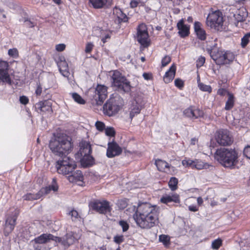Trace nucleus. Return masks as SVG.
Here are the masks:
<instances>
[{
    "label": "nucleus",
    "instance_id": "obj_1",
    "mask_svg": "<svg viewBox=\"0 0 250 250\" xmlns=\"http://www.w3.org/2000/svg\"><path fill=\"white\" fill-rule=\"evenodd\" d=\"M49 148L55 155L63 157L62 160L57 162L56 165L70 166L71 164L74 168L76 167L75 161L69 157L65 156L71 152L73 148V144L70 137L64 134L58 133L54 135L50 141Z\"/></svg>",
    "mask_w": 250,
    "mask_h": 250
},
{
    "label": "nucleus",
    "instance_id": "obj_2",
    "mask_svg": "<svg viewBox=\"0 0 250 250\" xmlns=\"http://www.w3.org/2000/svg\"><path fill=\"white\" fill-rule=\"evenodd\" d=\"M138 214L134 217L137 225L142 229H148L159 223V212L156 206L148 203H142Z\"/></svg>",
    "mask_w": 250,
    "mask_h": 250
},
{
    "label": "nucleus",
    "instance_id": "obj_3",
    "mask_svg": "<svg viewBox=\"0 0 250 250\" xmlns=\"http://www.w3.org/2000/svg\"><path fill=\"white\" fill-rule=\"evenodd\" d=\"M214 158L225 167L233 168L238 163V153L231 148H220L215 154Z\"/></svg>",
    "mask_w": 250,
    "mask_h": 250
},
{
    "label": "nucleus",
    "instance_id": "obj_4",
    "mask_svg": "<svg viewBox=\"0 0 250 250\" xmlns=\"http://www.w3.org/2000/svg\"><path fill=\"white\" fill-rule=\"evenodd\" d=\"M211 58L217 65L229 64L234 59V55L230 51H225L215 46L207 49Z\"/></svg>",
    "mask_w": 250,
    "mask_h": 250
},
{
    "label": "nucleus",
    "instance_id": "obj_5",
    "mask_svg": "<svg viewBox=\"0 0 250 250\" xmlns=\"http://www.w3.org/2000/svg\"><path fill=\"white\" fill-rule=\"evenodd\" d=\"M123 99L117 94H113L104 105V114L112 116L117 114L123 105Z\"/></svg>",
    "mask_w": 250,
    "mask_h": 250
},
{
    "label": "nucleus",
    "instance_id": "obj_6",
    "mask_svg": "<svg viewBox=\"0 0 250 250\" xmlns=\"http://www.w3.org/2000/svg\"><path fill=\"white\" fill-rule=\"evenodd\" d=\"M111 82L112 86L118 90L125 92H129L131 90L130 82L118 70L111 72Z\"/></svg>",
    "mask_w": 250,
    "mask_h": 250
},
{
    "label": "nucleus",
    "instance_id": "obj_7",
    "mask_svg": "<svg viewBox=\"0 0 250 250\" xmlns=\"http://www.w3.org/2000/svg\"><path fill=\"white\" fill-rule=\"evenodd\" d=\"M206 23L212 29L217 31L221 30L223 25L222 13L217 10L209 13L207 18Z\"/></svg>",
    "mask_w": 250,
    "mask_h": 250
},
{
    "label": "nucleus",
    "instance_id": "obj_8",
    "mask_svg": "<svg viewBox=\"0 0 250 250\" xmlns=\"http://www.w3.org/2000/svg\"><path fill=\"white\" fill-rule=\"evenodd\" d=\"M137 40L144 47L149 45L150 40L146 26L144 23L139 25L137 29Z\"/></svg>",
    "mask_w": 250,
    "mask_h": 250
},
{
    "label": "nucleus",
    "instance_id": "obj_9",
    "mask_svg": "<svg viewBox=\"0 0 250 250\" xmlns=\"http://www.w3.org/2000/svg\"><path fill=\"white\" fill-rule=\"evenodd\" d=\"M215 139L221 146H229L232 143V139L229 132L227 130H219L216 132Z\"/></svg>",
    "mask_w": 250,
    "mask_h": 250
},
{
    "label": "nucleus",
    "instance_id": "obj_10",
    "mask_svg": "<svg viewBox=\"0 0 250 250\" xmlns=\"http://www.w3.org/2000/svg\"><path fill=\"white\" fill-rule=\"evenodd\" d=\"M107 96V87L104 85L98 84L95 89L93 98L98 105L103 104Z\"/></svg>",
    "mask_w": 250,
    "mask_h": 250
},
{
    "label": "nucleus",
    "instance_id": "obj_11",
    "mask_svg": "<svg viewBox=\"0 0 250 250\" xmlns=\"http://www.w3.org/2000/svg\"><path fill=\"white\" fill-rule=\"evenodd\" d=\"M8 64L6 62H0V83L2 82L9 85L12 84V80L8 72Z\"/></svg>",
    "mask_w": 250,
    "mask_h": 250
},
{
    "label": "nucleus",
    "instance_id": "obj_12",
    "mask_svg": "<svg viewBox=\"0 0 250 250\" xmlns=\"http://www.w3.org/2000/svg\"><path fill=\"white\" fill-rule=\"evenodd\" d=\"M182 165L185 167H190L192 168H195L197 169H202L207 168L209 165L206 163H204L201 160L196 159L192 160L191 159H184L182 162Z\"/></svg>",
    "mask_w": 250,
    "mask_h": 250
},
{
    "label": "nucleus",
    "instance_id": "obj_13",
    "mask_svg": "<svg viewBox=\"0 0 250 250\" xmlns=\"http://www.w3.org/2000/svg\"><path fill=\"white\" fill-rule=\"evenodd\" d=\"M55 241L61 242L64 247H68L79 239L78 235L72 232L67 233L62 238L55 237Z\"/></svg>",
    "mask_w": 250,
    "mask_h": 250
},
{
    "label": "nucleus",
    "instance_id": "obj_14",
    "mask_svg": "<svg viewBox=\"0 0 250 250\" xmlns=\"http://www.w3.org/2000/svg\"><path fill=\"white\" fill-rule=\"evenodd\" d=\"M92 207L100 213L105 214L111 211L109 203L106 201H96L92 203Z\"/></svg>",
    "mask_w": 250,
    "mask_h": 250
},
{
    "label": "nucleus",
    "instance_id": "obj_15",
    "mask_svg": "<svg viewBox=\"0 0 250 250\" xmlns=\"http://www.w3.org/2000/svg\"><path fill=\"white\" fill-rule=\"evenodd\" d=\"M183 114L187 118L194 120L203 117L204 112L198 108L191 106L184 110Z\"/></svg>",
    "mask_w": 250,
    "mask_h": 250
},
{
    "label": "nucleus",
    "instance_id": "obj_16",
    "mask_svg": "<svg viewBox=\"0 0 250 250\" xmlns=\"http://www.w3.org/2000/svg\"><path fill=\"white\" fill-rule=\"evenodd\" d=\"M122 152V148L115 142H109L106 151V156L108 158H113L118 156Z\"/></svg>",
    "mask_w": 250,
    "mask_h": 250
},
{
    "label": "nucleus",
    "instance_id": "obj_17",
    "mask_svg": "<svg viewBox=\"0 0 250 250\" xmlns=\"http://www.w3.org/2000/svg\"><path fill=\"white\" fill-rule=\"evenodd\" d=\"M18 214L19 212L17 210L12 216L9 217L6 219L4 230L5 235H8L14 229Z\"/></svg>",
    "mask_w": 250,
    "mask_h": 250
},
{
    "label": "nucleus",
    "instance_id": "obj_18",
    "mask_svg": "<svg viewBox=\"0 0 250 250\" xmlns=\"http://www.w3.org/2000/svg\"><path fill=\"white\" fill-rule=\"evenodd\" d=\"M143 104L142 100L139 98H136L132 101L130 108V118L131 120L136 115L140 112Z\"/></svg>",
    "mask_w": 250,
    "mask_h": 250
},
{
    "label": "nucleus",
    "instance_id": "obj_19",
    "mask_svg": "<svg viewBox=\"0 0 250 250\" xmlns=\"http://www.w3.org/2000/svg\"><path fill=\"white\" fill-rule=\"evenodd\" d=\"M155 165L159 171H164L170 174H174L173 172H171V169L174 171L175 168L173 167H171L166 161L158 159L155 161Z\"/></svg>",
    "mask_w": 250,
    "mask_h": 250
},
{
    "label": "nucleus",
    "instance_id": "obj_20",
    "mask_svg": "<svg viewBox=\"0 0 250 250\" xmlns=\"http://www.w3.org/2000/svg\"><path fill=\"white\" fill-rule=\"evenodd\" d=\"M52 104L49 101H44L36 104L35 107L38 110L42 112H50L52 111Z\"/></svg>",
    "mask_w": 250,
    "mask_h": 250
},
{
    "label": "nucleus",
    "instance_id": "obj_21",
    "mask_svg": "<svg viewBox=\"0 0 250 250\" xmlns=\"http://www.w3.org/2000/svg\"><path fill=\"white\" fill-rule=\"evenodd\" d=\"M179 30L178 33L181 37H185L188 35L189 33V27L185 25L184 23V20H181L177 25Z\"/></svg>",
    "mask_w": 250,
    "mask_h": 250
},
{
    "label": "nucleus",
    "instance_id": "obj_22",
    "mask_svg": "<svg viewBox=\"0 0 250 250\" xmlns=\"http://www.w3.org/2000/svg\"><path fill=\"white\" fill-rule=\"evenodd\" d=\"M80 146L79 153L82 157L91 154L92 149L89 143L83 141L80 143Z\"/></svg>",
    "mask_w": 250,
    "mask_h": 250
},
{
    "label": "nucleus",
    "instance_id": "obj_23",
    "mask_svg": "<svg viewBox=\"0 0 250 250\" xmlns=\"http://www.w3.org/2000/svg\"><path fill=\"white\" fill-rule=\"evenodd\" d=\"M161 202L164 204H167L173 202L176 203L180 202L179 195L176 194L171 193L163 196L161 198Z\"/></svg>",
    "mask_w": 250,
    "mask_h": 250
},
{
    "label": "nucleus",
    "instance_id": "obj_24",
    "mask_svg": "<svg viewBox=\"0 0 250 250\" xmlns=\"http://www.w3.org/2000/svg\"><path fill=\"white\" fill-rule=\"evenodd\" d=\"M200 22L196 21L194 24V28L198 39L204 41L206 39V33L205 31L202 28Z\"/></svg>",
    "mask_w": 250,
    "mask_h": 250
},
{
    "label": "nucleus",
    "instance_id": "obj_25",
    "mask_svg": "<svg viewBox=\"0 0 250 250\" xmlns=\"http://www.w3.org/2000/svg\"><path fill=\"white\" fill-rule=\"evenodd\" d=\"M176 69V66L172 64L168 70L166 72L163 78L165 83H168L173 80L175 77Z\"/></svg>",
    "mask_w": 250,
    "mask_h": 250
},
{
    "label": "nucleus",
    "instance_id": "obj_26",
    "mask_svg": "<svg viewBox=\"0 0 250 250\" xmlns=\"http://www.w3.org/2000/svg\"><path fill=\"white\" fill-rule=\"evenodd\" d=\"M67 179L71 183L82 182L83 180V176L81 171L77 170L68 176Z\"/></svg>",
    "mask_w": 250,
    "mask_h": 250
},
{
    "label": "nucleus",
    "instance_id": "obj_27",
    "mask_svg": "<svg viewBox=\"0 0 250 250\" xmlns=\"http://www.w3.org/2000/svg\"><path fill=\"white\" fill-rule=\"evenodd\" d=\"M58 66L62 75L65 77H68L69 72L67 62L65 60L61 61L58 63Z\"/></svg>",
    "mask_w": 250,
    "mask_h": 250
},
{
    "label": "nucleus",
    "instance_id": "obj_28",
    "mask_svg": "<svg viewBox=\"0 0 250 250\" xmlns=\"http://www.w3.org/2000/svg\"><path fill=\"white\" fill-rule=\"evenodd\" d=\"M54 236L51 234H43L35 239L37 244H42L48 242L50 240H54Z\"/></svg>",
    "mask_w": 250,
    "mask_h": 250
},
{
    "label": "nucleus",
    "instance_id": "obj_29",
    "mask_svg": "<svg viewBox=\"0 0 250 250\" xmlns=\"http://www.w3.org/2000/svg\"><path fill=\"white\" fill-rule=\"evenodd\" d=\"M70 166H60V165H56V168L57 169V171L60 174H62L63 175L69 174L70 173H72L73 171L75 169L74 168V166H72L71 165Z\"/></svg>",
    "mask_w": 250,
    "mask_h": 250
},
{
    "label": "nucleus",
    "instance_id": "obj_30",
    "mask_svg": "<svg viewBox=\"0 0 250 250\" xmlns=\"http://www.w3.org/2000/svg\"><path fill=\"white\" fill-rule=\"evenodd\" d=\"M43 196L42 191L40 190L36 194H32L31 193H27L22 196L23 200L26 201H33L34 200H38Z\"/></svg>",
    "mask_w": 250,
    "mask_h": 250
},
{
    "label": "nucleus",
    "instance_id": "obj_31",
    "mask_svg": "<svg viewBox=\"0 0 250 250\" xmlns=\"http://www.w3.org/2000/svg\"><path fill=\"white\" fill-rule=\"evenodd\" d=\"M108 1V0H89V3L96 9L103 7Z\"/></svg>",
    "mask_w": 250,
    "mask_h": 250
},
{
    "label": "nucleus",
    "instance_id": "obj_32",
    "mask_svg": "<svg viewBox=\"0 0 250 250\" xmlns=\"http://www.w3.org/2000/svg\"><path fill=\"white\" fill-rule=\"evenodd\" d=\"M142 205V203L138 204L137 207L132 205L128 208L126 209V211L129 213V215H131V214H133V218L134 219V217L139 212V209L140 207Z\"/></svg>",
    "mask_w": 250,
    "mask_h": 250
},
{
    "label": "nucleus",
    "instance_id": "obj_33",
    "mask_svg": "<svg viewBox=\"0 0 250 250\" xmlns=\"http://www.w3.org/2000/svg\"><path fill=\"white\" fill-rule=\"evenodd\" d=\"M81 161L83 165L88 167L92 165L93 158L90 154H88L82 157Z\"/></svg>",
    "mask_w": 250,
    "mask_h": 250
},
{
    "label": "nucleus",
    "instance_id": "obj_34",
    "mask_svg": "<svg viewBox=\"0 0 250 250\" xmlns=\"http://www.w3.org/2000/svg\"><path fill=\"white\" fill-rule=\"evenodd\" d=\"M229 98L226 102L225 109L227 110H230L234 105V96L232 94L229 93Z\"/></svg>",
    "mask_w": 250,
    "mask_h": 250
},
{
    "label": "nucleus",
    "instance_id": "obj_35",
    "mask_svg": "<svg viewBox=\"0 0 250 250\" xmlns=\"http://www.w3.org/2000/svg\"><path fill=\"white\" fill-rule=\"evenodd\" d=\"M116 16L119 21L121 22H126L127 21V17L121 9H116Z\"/></svg>",
    "mask_w": 250,
    "mask_h": 250
},
{
    "label": "nucleus",
    "instance_id": "obj_36",
    "mask_svg": "<svg viewBox=\"0 0 250 250\" xmlns=\"http://www.w3.org/2000/svg\"><path fill=\"white\" fill-rule=\"evenodd\" d=\"M159 240L166 247H168L170 245V237L168 235L165 234L160 235L159 237Z\"/></svg>",
    "mask_w": 250,
    "mask_h": 250
},
{
    "label": "nucleus",
    "instance_id": "obj_37",
    "mask_svg": "<svg viewBox=\"0 0 250 250\" xmlns=\"http://www.w3.org/2000/svg\"><path fill=\"white\" fill-rule=\"evenodd\" d=\"M41 190V191H42V195L47 194L51 190H53L54 191H57L58 190V186L55 184H53L48 187L42 188Z\"/></svg>",
    "mask_w": 250,
    "mask_h": 250
},
{
    "label": "nucleus",
    "instance_id": "obj_38",
    "mask_svg": "<svg viewBox=\"0 0 250 250\" xmlns=\"http://www.w3.org/2000/svg\"><path fill=\"white\" fill-rule=\"evenodd\" d=\"M178 180L175 177H171L168 182V186L172 190H174L177 188Z\"/></svg>",
    "mask_w": 250,
    "mask_h": 250
},
{
    "label": "nucleus",
    "instance_id": "obj_39",
    "mask_svg": "<svg viewBox=\"0 0 250 250\" xmlns=\"http://www.w3.org/2000/svg\"><path fill=\"white\" fill-rule=\"evenodd\" d=\"M73 99L77 103L79 104H84L85 101L82 98V97L77 93H73L71 94Z\"/></svg>",
    "mask_w": 250,
    "mask_h": 250
},
{
    "label": "nucleus",
    "instance_id": "obj_40",
    "mask_svg": "<svg viewBox=\"0 0 250 250\" xmlns=\"http://www.w3.org/2000/svg\"><path fill=\"white\" fill-rule=\"evenodd\" d=\"M69 215L71 216V219L73 221H76L80 218L78 212L77 210L72 209L69 212Z\"/></svg>",
    "mask_w": 250,
    "mask_h": 250
},
{
    "label": "nucleus",
    "instance_id": "obj_41",
    "mask_svg": "<svg viewBox=\"0 0 250 250\" xmlns=\"http://www.w3.org/2000/svg\"><path fill=\"white\" fill-rule=\"evenodd\" d=\"M222 240L221 239H217L214 240L211 244V248L213 250H218L222 245Z\"/></svg>",
    "mask_w": 250,
    "mask_h": 250
},
{
    "label": "nucleus",
    "instance_id": "obj_42",
    "mask_svg": "<svg viewBox=\"0 0 250 250\" xmlns=\"http://www.w3.org/2000/svg\"><path fill=\"white\" fill-rule=\"evenodd\" d=\"M198 86L200 90L203 91H206L208 92H211L212 88L210 85L205 84L203 83H199Z\"/></svg>",
    "mask_w": 250,
    "mask_h": 250
},
{
    "label": "nucleus",
    "instance_id": "obj_43",
    "mask_svg": "<svg viewBox=\"0 0 250 250\" xmlns=\"http://www.w3.org/2000/svg\"><path fill=\"white\" fill-rule=\"evenodd\" d=\"M249 38H250V36H249V32L245 34V35L242 38L241 44L243 48L245 47L249 43Z\"/></svg>",
    "mask_w": 250,
    "mask_h": 250
},
{
    "label": "nucleus",
    "instance_id": "obj_44",
    "mask_svg": "<svg viewBox=\"0 0 250 250\" xmlns=\"http://www.w3.org/2000/svg\"><path fill=\"white\" fill-rule=\"evenodd\" d=\"M119 224L122 227L123 232L126 231L129 229V225L125 221L121 220L119 221Z\"/></svg>",
    "mask_w": 250,
    "mask_h": 250
},
{
    "label": "nucleus",
    "instance_id": "obj_45",
    "mask_svg": "<svg viewBox=\"0 0 250 250\" xmlns=\"http://www.w3.org/2000/svg\"><path fill=\"white\" fill-rule=\"evenodd\" d=\"M95 126L97 129L100 131H102L105 129L104 124L101 121H97L95 123Z\"/></svg>",
    "mask_w": 250,
    "mask_h": 250
},
{
    "label": "nucleus",
    "instance_id": "obj_46",
    "mask_svg": "<svg viewBox=\"0 0 250 250\" xmlns=\"http://www.w3.org/2000/svg\"><path fill=\"white\" fill-rule=\"evenodd\" d=\"M8 54L10 56L12 57L13 58H17L19 55L18 51L15 48L9 49L8 51Z\"/></svg>",
    "mask_w": 250,
    "mask_h": 250
},
{
    "label": "nucleus",
    "instance_id": "obj_47",
    "mask_svg": "<svg viewBox=\"0 0 250 250\" xmlns=\"http://www.w3.org/2000/svg\"><path fill=\"white\" fill-rule=\"evenodd\" d=\"M118 206L120 209L125 208L127 205V200L126 199L118 201Z\"/></svg>",
    "mask_w": 250,
    "mask_h": 250
},
{
    "label": "nucleus",
    "instance_id": "obj_48",
    "mask_svg": "<svg viewBox=\"0 0 250 250\" xmlns=\"http://www.w3.org/2000/svg\"><path fill=\"white\" fill-rule=\"evenodd\" d=\"M105 133L107 136H114L115 134V130L113 127H107L105 129Z\"/></svg>",
    "mask_w": 250,
    "mask_h": 250
},
{
    "label": "nucleus",
    "instance_id": "obj_49",
    "mask_svg": "<svg viewBox=\"0 0 250 250\" xmlns=\"http://www.w3.org/2000/svg\"><path fill=\"white\" fill-rule=\"evenodd\" d=\"M205 58L203 56H200L199 57L196 61V66L197 67H200L203 65L205 62Z\"/></svg>",
    "mask_w": 250,
    "mask_h": 250
},
{
    "label": "nucleus",
    "instance_id": "obj_50",
    "mask_svg": "<svg viewBox=\"0 0 250 250\" xmlns=\"http://www.w3.org/2000/svg\"><path fill=\"white\" fill-rule=\"evenodd\" d=\"M113 239H114V241L118 244H121L124 241V237L123 235H116L114 237Z\"/></svg>",
    "mask_w": 250,
    "mask_h": 250
},
{
    "label": "nucleus",
    "instance_id": "obj_51",
    "mask_svg": "<svg viewBox=\"0 0 250 250\" xmlns=\"http://www.w3.org/2000/svg\"><path fill=\"white\" fill-rule=\"evenodd\" d=\"M171 61V58L168 56H166L162 60V65L163 67L166 66Z\"/></svg>",
    "mask_w": 250,
    "mask_h": 250
},
{
    "label": "nucleus",
    "instance_id": "obj_52",
    "mask_svg": "<svg viewBox=\"0 0 250 250\" xmlns=\"http://www.w3.org/2000/svg\"><path fill=\"white\" fill-rule=\"evenodd\" d=\"M175 85L179 88H182L184 86V82L179 79H177L174 81Z\"/></svg>",
    "mask_w": 250,
    "mask_h": 250
},
{
    "label": "nucleus",
    "instance_id": "obj_53",
    "mask_svg": "<svg viewBox=\"0 0 250 250\" xmlns=\"http://www.w3.org/2000/svg\"><path fill=\"white\" fill-rule=\"evenodd\" d=\"M20 103L24 105H26L29 102L28 98L25 96H21L20 97Z\"/></svg>",
    "mask_w": 250,
    "mask_h": 250
},
{
    "label": "nucleus",
    "instance_id": "obj_54",
    "mask_svg": "<svg viewBox=\"0 0 250 250\" xmlns=\"http://www.w3.org/2000/svg\"><path fill=\"white\" fill-rule=\"evenodd\" d=\"M244 155L248 159H250V146H248L244 149Z\"/></svg>",
    "mask_w": 250,
    "mask_h": 250
},
{
    "label": "nucleus",
    "instance_id": "obj_55",
    "mask_svg": "<svg viewBox=\"0 0 250 250\" xmlns=\"http://www.w3.org/2000/svg\"><path fill=\"white\" fill-rule=\"evenodd\" d=\"M57 51L61 52L63 51L65 48V45L63 43L57 44L55 47Z\"/></svg>",
    "mask_w": 250,
    "mask_h": 250
},
{
    "label": "nucleus",
    "instance_id": "obj_56",
    "mask_svg": "<svg viewBox=\"0 0 250 250\" xmlns=\"http://www.w3.org/2000/svg\"><path fill=\"white\" fill-rule=\"evenodd\" d=\"M93 45L91 43H88L86 44L85 51L86 53H90L92 50Z\"/></svg>",
    "mask_w": 250,
    "mask_h": 250
},
{
    "label": "nucleus",
    "instance_id": "obj_57",
    "mask_svg": "<svg viewBox=\"0 0 250 250\" xmlns=\"http://www.w3.org/2000/svg\"><path fill=\"white\" fill-rule=\"evenodd\" d=\"M139 4V2L136 0H132L130 1V5L132 8L136 7Z\"/></svg>",
    "mask_w": 250,
    "mask_h": 250
},
{
    "label": "nucleus",
    "instance_id": "obj_58",
    "mask_svg": "<svg viewBox=\"0 0 250 250\" xmlns=\"http://www.w3.org/2000/svg\"><path fill=\"white\" fill-rule=\"evenodd\" d=\"M25 25L28 27H33L34 26V24L29 20H26L24 21Z\"/></svg>",
    "mask_w": 250,
    "mask_h": 250
},
{
    "label": "nucleus",
    "instance_id": "obj_59",
    "mask_svg": "<svg viewBox=\"0 0 250 250\" xmlns=\"http://www.w3.org/2000/svg\"><path fill=\"white\" fill-rule=\"evenodd\" d=\"M42 91V88L40 85H38L36 90L35 93L37 96L41 95Z\"/></svg>",
    "mask_w": 250,
    "mask_h": 250
},
{
    "label": "nucleus",
    "instance_id": "obj_60",
    "mask_svg": "<svg viewBox=\"0 0 250 250\" xmlns=\"http://www.w3.org/2000/svg\"><path fill=\"white\" fill-rule=\"evenodd\" d=\"M188 209L191 211H197L198 209V208L195 205H191L188 207Z\"/></svg>",
    "mask_w": 250,
    "mask_h": 250
},
{
    "label": "nucleus",
    "instance_id": "obj_61",
    "mask_svg": "<svg viewBox=\"0 0 250 250\" xmlns=\"http://www.w3.org/2000/svg\"><path fill=\"white\" fill-rule=\"evenodd\" d=\"M143 76L144 78L146 80H150L151 78V75L149 73H144L143 75Z\"/></svg>",
    "mask_w": 250,
    "mask_h": 250
},
{
    "label": "nucleus",
    "instance_id": "obj_62",
    "mask_svg": "<svg viewBox=\"0 0 250 250\" xmlns=\"http://www.w3.org/2000/svg\"><path fill=\"white\" fill-rule=\"evenodd\" d=\"M234 16L238 21H241L243 20V18L240 14H234Z\"/></svg>",
    "mask_w": 250,
    "mask_h": 250
},
{
    "label": "nucleus",
    "instance_id": "obj_63",
    "mask_svg": "<svg viewBox=\"0 0 250 250\" xmlns=\"http://www.w3.org/2000/svg\"><path fill=\"white\" fill-rule=\"evenodd\" d=\"M197 203L199 206H201L203 203V200L201 197H199L197 199Z\"/></svg>",
    "mask_w": 250,
    "mask_h": 250
},
{
    "label": "nucleus",
    "instance_id": "obj_64",
    "mask_svg": "<svg viewBox=\"0 0 250 250\" xmlns=\"http://www.w3.org/2000/svg\"><path fill=\"white\" fill-rule=\"evenodd\" d=\"M197 142V139L195 138L191 139L190 144L193 145H195Z\"/></svg>",
    "mask_w": 250,
    "mask_h": 250
}]
</instances>
